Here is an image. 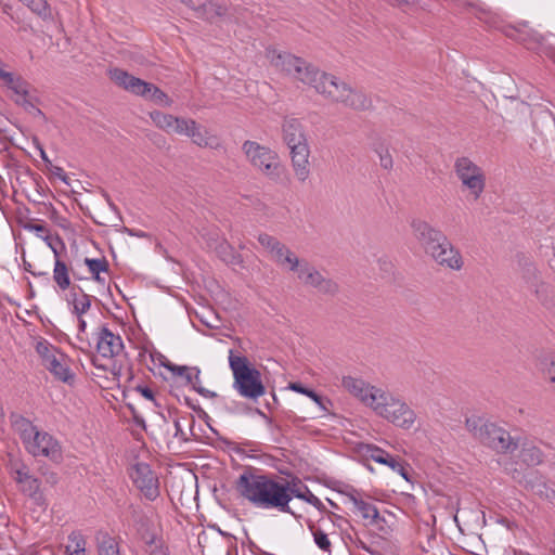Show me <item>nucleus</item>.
Segmentation results:
<instances>
[{
  "instance_id": "obj_56",
  "label": "nucleus",
  "mask_w": 555,
  "mask_h": 555,
  "mask_svg": "<svg viewBox=\"0 0 555 555\" xmlns=\"http://www.w3.org/2000/svg\"><path fill=\"white\" fill-rule=\"evenodd\" d=\"M386 465L389 466L393 472L403 469V464L400 462L399 457L392 455L390 456Z\"/></svg>"
},
{
  "instance_id": "obj_14",
  "label": "nucleus",
  "mask_w": 555,
  "mask_h": 555,
  "mask_svg": "<svg viewBox=\"0 0 555 555\" xmlns=\"http://www.w3.org/2000/svg\"><path fill=\"white\" fill-rule=\"evenodd\" d=\"M301 275L300 280L305 285L315 288L321 294L334 296L339 291V286L334 280L324 276L310 263L302 264Z\"/></svg>"
},
{
  "instance_id": "obj_39",
  "label": "nucleus",
  "mask_w": 555,
  "mask_h": 555,
  "mask_svg": "<svg viewBox=\"0 0 555 555\" xmlns=\"http://www.w3.org/2000/svg\"><path fill=\"white\" fill-rule=\"evenodd\" d=\"M311 530H312L314 542L318 545V547L320 550H322L323 552L331 553L332 543H331L327 534L320 528L313 529V527H311Z\"/></svg>"
},
{
  "instance_id": "obj_53",
  "label": "nucleus",
  "mask_w": 555,
  "mask_h": 555,
  "mask_svg": "<svg viewBox=\"0 0 555 555\" xmlns=\"http://www.w3.org/2000/svg\"><path fill=\"white\" fill-rule=\"evenodd\" d=\"M149 552L151 555H169L166 547H164L163 543L160 541L155 540L152 547H149Z\"/></svg>"
},
{
  "instance_id": "obj_37",
  "label": "nucleus",
  "mask_w": 555,
  "mask_h": 555,
  "mask_svg": "<svg viewBox=\"0 0 555 555\" xmlns=\"http://www.w3.org/2000/svg\"><path fill=\"white\" fill-rule=\"evenodd\" d=\"M78 291L80 292V299L77 302H74L73 313L80 319V317L90 309L92 296L86 294L81 287H78Z\"/></svg>"
},
{
  "instance_id": "obj_61",
  "label": "nucleus",
  "mask_w": 555,
  "mask_h": 555,
  "mask_svg": "<svg viewBox=\"0 0 555 555\" xmlns=\"http://www.w3.org/2000/svg\"><path fill=\"white\" fill-rule=\"evenodd\" d=\"M44 481L51 486H54L59 481V477L54 472L43 473Z\"/></svg>"
},
{
  "instance_id": "obj_52",
  "label": "nucleus",
  "mask_w": 555,
  "mask_h": 555,
  "mask_svg": "<svg viewBox=\"0 0 555 555\" xmlns=\"http://www.w3.org/2000/svg\"><path fill=\"white\" fill-rule=\"evenodd\" d=\"M134 390L140 392L145 399L153 401L155 405H158L155 400L154 391L150 387L138 385L135 386Z\"/></svg>"
},
{
  "instance_id": "obj_42",
  "label": "nucleus",
  "mask_w": 555,
  "mask_h": 555,
  "mask_svg": "<svg viewBox=\"0 0 555 555\" xmlns=\"http://www.w3.org/2000/svg\"><path fill=\"white\" fill-rule=\"evenodd\" d=\"M258 242L269 254H272V251L276 247H279V244L282 243L276 237H274L268 233H260L258 235Z\"/></svg>"
},
{
  "instance_id": "obj_46",
  "label": "nucleus",
  "mask_w": 555,
  "mask_h": 555,
  "mask_svg": "<svg viewBox=\"0 0 555 555\" xmlns=\"http://www.w3.org/2000/svg\"><path fill=\"white\" fill-rule=\"evenodd\" d=\"M308 397L311 398L323 411H328V406L333 405L328 398L320 396L314 390H311V392L308 393Z\"/></svg>"
},
{
  "instance_id": "obj_58",
  "label": "nucleus",
  "mask_w": 555,
  "mask_h": 555,
  "mask_svg": "<svg viewBox=\"0 0 555 555\" xmlns=\"http://www.w3.org/2000/svg\"><path fill=\"white\" fill-rule=\"evenodd\" d=\"M194 390L198 395H201V396H203L205 398H216L217 397V393L215 391L208 390V389H206V388H204L202 386L194 385Z\"/></svg>"
},
{
  "instance_id": "obj_47",
  "label": "nucleus",
  "mask_w": 555,
  "mask_h": 555,
  "mask_svg": "<svg viewBox=\"0 0 555 555\" xmlns=\"http://www.w3.org/2000/svg\"><path fill=\"white\" fill-rule=\"evenodd\" d=\"M43 240L47 242V244L49 245V247L52 249L53 254H54V257H55V260L56 259H60V255H59V250L55 246V244L57 245H61L63 248L65 247L64 245V242L62 241V238L56 235L54 238L49 234V235H46L43 237Z\"/></svg>"
},
{
  "instance_id": "obj_2",
  "label": "nucleus",
  "mask_w": 555,
  "mask_h": 555,
  "mask_svg": "<svg viewBox=\"0 0 555 555\" xmlns=\"http://www.w3.org/2000/svg\"><path fill=\"white\" fill-rule=\"evenodd\" d=\"M465 426L474 439L500 455L513 454L521 444V435L516 430L512 433L498 423L480 416L467 417Z\"/></svg>"
},
{
  "instance_id": "obj_21",
  "label": "nucleus",
  "mask_w": 555,
  "mask_h": 555,
  "mask_svg": "<svg viewBox=\"0 0 555 555\" xmlns=\"http://www.w3.org/2000/svg\"><path fill=\"white\" fill-rule=\"evenodd\" d=\"M150 117L159 129L168 133L182 134L186 129L185 118H179L159 111L151 112Z\"/></svg>"
},
{
  "instance_id": "obj_59",
  "label": "nucleus",
  "mask_w": 555,
  "mask_h": 555,
  "mask_svg": "<svg viewBox=\"0 0 555 555\" xmlns=\"http://www.w3.org/2000/svg\"><path fill=\"white\" fill-rule=\"evenodd\" d=\"M545 378L553 384L555 389V362H552L550 367L545 372Z\"/></svg>"
},
{
  "instance_id": "obj_60",
  "label": "nucleus",
  "mask_w": 555,
  "mask_h": 555,
  "mask_svg": "<svg viewBox=\"0 0 555 555\" xmlns=\"http://www.w3.org/2000/svg\"><path fill=\"white\" fill-rule=\"evenodd\" d=\"M173 425H175V429H176L175 437L180 438L182 440H188L179 420H175Z\"/></svg>"
},
{
  "instance_id": "obj_31",
  "label": "nucleus",
  "mask_w": 555,
  "mask_h": 555,
  "mask_svg": "<svg viewBox=\"0 0 555 555\" xmlns=\"http://www.w3.org/2000/svg\"><path fill=\"white\" fill-rule=\"evenodd\" d=\"M519 264L522 267L521 268L522 278L530 285V287L531 288L534 287L535 293L539 294V289H538L539 278H538L537 268L528 258H526L524 256L521 257V259H519Z\"/></svg>"
},
{
  "instance_id": "obj_10",
  "label": "nucleus",
  "mask_w": 555,
  "mask_h": 555,
  "mask_svg": "<svg viewBox=\"0 0 555 555\" xmlns=\"http://www.w3.org/2000/svg\"><path fill=\"white\" fill-rule=\"evenodd\" d=\"M454 172L462 185L467 189L475 199H478L486 188L483 170L468 157H459L454 163Z\"/></svg>"
},
{
  "instance_id": "obj_38",
  "label": "nucleus",
  "mask_w": 555,
  "mask_h": 555,
  "mask_svg": "<svg viewBox=\"0 0 555 555\" xmlns=\"http://www.w3.org/2000/svg\"><path fill=\"white\" fill-rule=\"evenodd\" d=\"M17 105L22 106L26 112L31 114L35 118H40L43 121H47V116L44 113L34 105V103L28 99V96L17 98L14 101Z\"/></svg>"
},
{
  "instance_id": "obj_63",
  "label": "nucleus",
  "mask_w": 555,
  "mask_h": 555,
  "mask_svg": "<svg viewBox=\"0 0 555 555\" xmlns=\"http://www.w3.org/2000/svg\"><path fill=\"white\" fill-rule=\"evenodd\" d=\"M78 287L79 286H73L72 289H70V293H69V304L74 305V302H77L80 298H79V295H80V292L78 291Z\"/></svg>"
},
{
  "instance_id": "obj_41",
  "label": "nucleus",
  "mask_w": 555,
  "mask_h": 555,
  "mask_svg": "<svg viewBox=\"0 0 555 555\" xmlns=\"http://www.w3.org/2000/svg\"><path fill=\"white\" fill-rule=\"evenodd\" d=\"M85 263L88 267L91 274L108 271V261L105 258H101V259L85 258Z\"/></svg>"
},
{
  "instance_id": "obj_35",
  "label": "nucleus",
  "mask_w": 555,
  "mask_h": 555,
  "mask_svg": "<svg viewBox=\"0 0 555 555\" xmlns=\"http://www.w3.org/2000/svg\"><path fill=\"white\" fill-rule=\"evenodd\" d=\"M149 90H144V95H142L145 99L152 100L157 104L170 106L172 101L169 99V96L162 91L158 87L155 85L147 82Z\"/></svg>"
},
{
  "instance_id": "obj_29",
  "label": "nucleus",
  "mask_w": 555,
  "mask_h": 555,
  "mask_svg": "<svg viewBox=\"0 0 555 555\" xmlns=\"http://www.w3.org/2000/svg\"><path fill=\"white\" fill-rule=\"evenodd\" d=\"M186 129L182 132V134L188 135L192 138V141L201 146V147H207L212 146L209 142V138H207L202 131L201 127L197 125V122L193 119H186Z\"/></svg>"
},
{
  "instance_id": "obj_23",
  "label": "nucleus",
  "mask_w": 555,
  "mask_h": 555,
  "mask_svg": "<svg viewBox=\"0 0 555 555\" xmlns=\"http://www.w3.org/2000/svg\"><path fill=\"white\" fill-rule=\"evenodd\" d=\"M291 501L293 498L300 499L312 506H314L319 512L325 513L326 507L321 502V500L315 496L309 488L304 485L299 479H293L291 480V491H289Z\"/></svg>"
},
{
  "instance_id": "obj_6",
  "label": "nucleus",
  "mask_w": 555,
  "mask_h": 555,
  "mask_svg": "<svg viewBox=\"0 0 555 555\" xmlns=\"http://www.w3.org/2000/svg\"><path fill=\"white\" fill-rule=\"evenodd\" d=\"M375 400L371 409L376 415L402 429L414 426L416 413L400 397L383 389Z\"/></svg>"
},
{
  "instance_id": "obj_7",
  "label": "nucleus",
  "mask_w": 555,
  "mask_h": 555,
  "mask_svg": "<svg viewBox=\"0 0 555 555\" xmlns=\"http://www.w3.org/2000/svg\"><path fill=\"white\" fill-rule=\"evenodd\" d=\"M229 364L234 376L233 386L242 397L257 399L264 393L261 374L249 365L246 357L236 356L233 350H230Z\"/></svg>"
},
{
  "instance_id": "obj_30",
  "label": "nucleus",
  "mask_w": 555,
  "mask_h": 555,
  "mask_svg": "<svg viewBox=\"0 0 555 555\" xmlns=\"http://www.w3.org/2000/svg\"><path fill=\"white\" fill-rule=\"evenodd\" d=\"M65 553L67 555H86V539L81 532L73 531L68 535Z\"/></svg>"
},
{
  "instance_id": "obj_32",
  "label": "nucleus",
  "mask_w": 555,
  "mask_h": 555,
  "mask_svg": "<svg viewBox=\"0 0 555 555\" xmlns=\"http://www.w3.org/2000/svg\"><path fill=\"white\" fill-rule=\"evenodd\" d=\"M53 280L62 291H65L70 286L68 268L66 263L61 259L55 260L53 269Z\"/></svg>"
},
{
  "instance_id": "obj_40",
  "label": "nucleus",
  "mask_w": 555,
  "mask_h": 555,
  "mask_svg": "<svg viewBox=\"0 0 555 555\" xmlns=\"http://www.w3.org/2000/svg\"><path fill=\"white\" fill-rule=\"evenodd\" d=\"M11 424L13 429L20 435L21 433L27 431V429L31 430L33 423L26 417L20 414H11L10 416Z\"/></svg>"
},
{
  "instance_id": "obj_1",
  "label": "nucleus",
  "mask_w": 555,
  "mask_h": 555,
  "mask_svg": "<svg viewBox=\"0 0 555 555\" xmlns=\"http://www.w3.org/2000/svg\"><path fill=\"white\" fill-rule=\"evenodd\" d=\"M238 494L254 507L289 513L291 509V480L285 478L256 473L251 467L244 469L235 481Z\"/></svg>"
},
{
  "instance_id": "obj_24",
  "label": "nucleus",
  "mask_w": 555,
  "mask_h": 555,
  "mask_svg": "<svg viewBox=\"0 0 555 555\" xmlns=\"http://www.w3.org/2000/svg\"><path fill=\"white\" fill-rule=\"evenodd\" d=\"M519 459L527 466H538L544 461V453L533 442L521 437Z\"/></svg>"
},
{
  "instance_id": "obj_15",
  "label": "nucleus",
  "mask_w": 555,
  "mask_h": 555,
  "mask_svg": "<svg viewBox=\"0 0 555 555\" xmlns=\"http://www.w3.org/2000/svg\"><path fill=\"white\" fill-rule=\"evenodd\" d=\"M440 267L460 271L463 266V257L461 251L450 242L447 237L446 241L439 244L430 255H428Z\"/></svg>"
},
{
  "instance_id": "obj_8",
  "label": "nucleus",
  "mask_w": 555,
  "mask_h": 555,
  "mask_svg": "<svg viewBox=\"0 0 555 555\" xmlns=\"http://www.w3.org/2000/svg\"><path fill=\"white\" fill-rule=\"evenodd\" d=\"M242 151L247 162L270 180L278 181L282 175L283 166L275 151L256 141L246 140Z\"/></svg>"
},
{
  "instance_id": "obj_19",
  "label": "nucleus",
  "mask_w": 555,
  "mask_h": 555,
  "mask_svg": "<svg viewBox=\"0 0 555 555\" xmlns=\"http://www.w3.org/2000/svg\"><path fill=\"white\" fill-rule=\"evenodd\" d=\"M28 452L34 456H46L53 460L61 455L57 441L48 433L41 431L36 434L33 446L28 447Z\"/></svg>"
},
{
  "instance_id": "obj_51",
  "label": "nucleus",
  "mask_w": 555,
  "mask_h": 555,
  "mask_svg": "<svg viewBox=\"0 0 555 555\" xmlns=\"http://www.w3.org/2000/svg\"><path fill=\"white\" fill-rule=\"evenodd\" d=\"M535 492L540 496L545 498L547 500H551V499H553L555 496V490L550 489L544 482H541V483L537 485Z\"/></svg>"
},
{
  "instance_id": "obj_57",
  "label": "nucleus",
  "mask_w": 555,
  "mask_h": 555,
  "mask_svg": "<svg viewBox=\"0 0 555 555\" xmlns=\"http://www.w3.org/2000/svg\"><path fill=\"white\" fill-rule=\"evenodd\" d=\"M286 418L288 422L292 423V425L299 427L301 423L305 421V417L296 415L294 412H288L286 414Z\"/></svg>"
},
{
  "instance_id": "obj_20",
  "label": "nucleus",
  "mask_w": 555,
  "mask_h": 555,
  "mask_svg": "<svg viewBox=\"0 0 555 555\" xmlns=\"http://www.w3.org/2000/svg\"><path fill=\"white\" fill-rule=\"evenodd\" d=\"M111 79L120 88L135 95H144V90H149L147 82L132 76L128 72L114 68L109 72Z\"/></svg>"
},
{
  "instance_id": "obj_49",
  "label": "nucleus",
  "mask_w": 555,
  "mask_h": 555,
  "mask_svg": "<svg viewBox=\"0 0 555 555\" xmlns=\"http://www.w3.org/2000/svg\"><path fill=\"white\" fill-rule=\"evenodd\" d=\"M291 249L284 243H280L279 247H276L270 255L272 260L279 264L282 262V259L285 257V255Z\"/></svg>"
},
{
  "instance_id": "obj_4",
  "label": "nucleus",
  "mask_w": 555,
  "mask_h": 555,
  "mask_svg": "<svg viewBox=\"0 0 555 555\" xmlns=\"http://www.w3.org/2000/svg\"><path fill=\"white\" fill-rule=\"evenodd\" d=\"M322 77L323 80L319 86H315V91L325 99L335 103H341L354 111H367L372 108V99L362 91L353 90L345 81L334 75L326 73L325 76Z\"/></svg>"
},
{
  "instance_id": "obj_5",
  "label": "nucleus",
  "mask_w": 555,
  "mask_h": 555,
  "mask_svg": "<svg viewBox=\"0 0 555 555\" xmlns=\"http://www.w3.org/2000/svg\"><path fill=\"white\" fill-rule=\"evenodd\" d=\"M266 56L276 69L293 76L295 79L312 87L314 90L315 86H319L323 80L322 76L326 74L301 57L295 56L288 52H281L276 49L269 48L267 49Z\"/></svg>"
},
{
  "instance_id": "obj_17",
  "label": "nucleus",
  "mask_w": 555,
  "mask_h": 555,
  "mask_svg": "<svg viewBox=\"0 0 555 555\" xmlns=\"http://www.w3.org/2000/svg\"><path fill=\"white\" fill-rule=\"evenodd\" d=\"M124 349V343L119 335L114 334L106 325L100 327L96 333V351L103 358H114Z\"/></svg>"
},
{
  "instance_id": "obj_25",
  "label": "nucleus",
  "mask_w": 555,
  "mask_h": 555,
  "mask_svg": "<svg viewBox=\"0 0 555 555\" xmlns=\"http://www.w3.org/2000/svg\"><path fill=\"white\" fill-rule=\"evenodd\" d=\"M0 79L4 82L5 87L18 95V98L29 96V83L21 75H14L0 66Z\"/></svg>"
},
{
  "instance_id": "obj_12",
  "label": "nucleus",
  "mask_w": 555,
  "mask_h": 555,
  "mask_svg": "<svg viewBox=\"0 0 555 555\" xmlns=\"http://www.w3.org/2000/svg\"><path fill=\"white\" fill-rule=\"evenodd\" d=\"M412 233L428 256L439 244L443 243L447 235L425 220L413 219L410 223Z\"/></svg>"
},
{
  "instance_id": "obj_50",
  "label": "nucleus",
  "mask_w": 555,
  "mask_h": 555,
  "mask_svg": "<svg viewBox=\"0 0 555 555\" xmlns=\"http://www.w3.org/2000/svg\"><path fill=\"white\" fill-rule=\"evenodd\" d=\"M378 155H379L380 166L387 170L391 169L393 166V162H392V157L389 154L388 150L378 152Z\"/></svg>"
},
{
  "instance_id": "obj_64",
  "label": "nucleus",
  "mask_w": 555,
  "mask_h": 555,
  "mask_svg": "<svg viewBox=\"0 0 555 555\" xmlns=\"http://www.w3.org/2000/svg\"><path fill=\"white\" fill-rule=\"evenodd\" d=\"M128 408L130 409V411L133 415L134 423L139 426H144V424H145L144 418L142 416H140L139 414H137L134 406L131 404H128Z\"/></svg>"
},
{
  "instance_id": "obj_36",
  "label": "nucleus",
  "mask_w": 555,
  "mask_h": 555,
  "mask_svg": "<svg viewBox=\"0 0 555 555\" xmlns=\"http://www.w3.org/2000/svg\"><path fill=\"white\" fill-rule=\"evenodd\" d=\"M304 263H309L307 260H300L292 250L285 255L282 262L279 263L281 267H287L289 271L297 272L298 279H302L301 269Z\"/></svg>"
},
{
  "instance_id": "obj_43",
  "label": "nucleus",
  "mask_w": 555,
  "mask_h": 555,
  "mask_svg": "<svg viewBox=\"0 0 555 555\" xmlns=\"http://www.w3.org/2000/svg\"><path fill=\"white\" fill-rule=\"evenodd\" d=\"M28 8L38 15L46 16L49 11V5L46 0H25Z\"/></svg>"
},
{
  "instance_id": "obj_26",
  "label": "nucleus",
  "mask_w": 555,
  "mask_h": 555,
  "mask_svg": "<svg viewBox=\"0 0 555 555\" xmlns=\"http://www.w3.org/2000/svg\"><path fill=\"white\" fill-rule=\"evenodd\" d=\"M516 35L507 34L509 37H514L516 40L526 44L528 49H540L543 44L544 37L534 30H520L515 29Z\"/></svg>"
},
{
  "instance_id": "obj_33",
  "label": "nucleus",
  "mask_w": 555,
  "mask_h": 555,
  "mask_svg": "<svg viewBox=\"0 0 555 555\" xmlns=\"http://www.w3.org/2000/svg\"><path fill=\"white\" fill-rule=\"evenodd\" d=\"M137 525H138L137 530H138V533L140 534L142 541L149 547H152V545L154 544L155 540H157V535L152 530L151 520L147 517L142 516L137 521Z\"/></svg>"
},
{
  "instance_id": "obj_22",
  "label": "nucleus",
  "mask_w": 555,
  "mask_h": 555,
  "mask_svg": "<svg viewBox=\"0 0 555 555\" xmlns=\"http://www.w3.org/2000/svg\"><path fill=\"white\" fill-rule=\"evenodd\" d=\"M350 502H352L357 512H359L364 520H367L369 525H375L378 522L379 513L377 507L369 501H364L360 493L352 489L346 493Z\"/></svg>"
},
{
  "instance_id": "obj_34",
  "label": "nucleus",
  "mask_w": 555,
  "mask_h": 555,
  "mask_svg": "<svg viewBox=\"0 0 555 555\" xmlns=\"http://www.w3.org/2000/svg\"><path fill=\"white\" fill-rule=\"evenodd\" d=\"M217 251L222 261H224L228 264L238 266L243 263L242 256L238 253H236L234 248L227 242L221 243L218 246Z\"/></svg>"
},
{
  "instance_id": "obj_54",
  "label": "nucleus",
  "mask_w": 555,
  "mask_h": 555,
  "mask_svg": "<svg viewBox=\"0 0 555 555\" xmlns=\"http://www.w3.org/2000/svg\"><path fill=\"white\" fill-rule=\"evenodd\" d=\"M29 230L34 231L37 233V235L39 237H41L43 240V237L46 235H49L50 232H49V229L44 225V224H39V223H33V224H29L27 227Z\"/></svg>"
},
{
  "instance_id": "obj_62",
  "label": "nucleus",
  "mask_w": 555,
  "mask_h": 555,
  "mask_svg": "<svg viewBox=\"0 0 555 555\" xmlns=\"http://www.w3.org/2000/svg\"><path fill=\"white\" fill-rule=\"evenodd\" d=\"M52 173L54 176H56L57 178H60L62 181L67 183V177H66V175H65V172H64L62 167L53 166L52 167Z\"/></svg>"
},
{
  "instance_id": "obj_13",
  "label": "nucleus",
  "mask_w": 555,
  "mask_h": 555,
  "mask_svg": "<svg viewBox=\"0 0 555 555\" xmlns=\"http://www.w3.org/2000/svg\"><path fill=\"white\" fill-rule=\"evenodd\" d=\"M13 478L20 485L21 491L31 498L39 506L46 505V499L40 491V481L34 477L25 464L12 466Z\"/></svg>"
},
{
  "instance_id": "obj_9",
  "label": "nucleus",
  "mask_w": 555,
  "mask_h": 555,
  "mask_svg": "<svg viewBox=\"0 0 555 555\" xmlns=\"http://www.w3.org/2000/svg\"><path fill=\"white\" fill-rule=\"evenodd\" d=\"M36 351L41 359V364L53 375V377L64 384L73 385L76 375L70 370L72 360L63 353L57 347L42 339L37 343Z\"/></svg>"
},
{
  "instance_id": "obj_45",
  "label": "nucleus",
  "mask_w": 555,
  "mask_h": 555,
  "mask_svg": "<svg viewBox=\"0 0 555 555\" xmlns=\"http://www.w3.org/2000/svg\"><path fill=\"white\" fill-rule=\"evenodd\" d=\"M38 429L36 426H31V430L27 429V431L21 433L20 438L23 441L26 450L28 451V447H31L36 437V434H38Z\"/></svg>"
},
{
  "instance_id": "obj_27",
  "label": "nucleus",
  "mask_w": 555,
  "mask_h": 555,
  "mask_svg": "<svg viewBox=\"0 0 555 555\" xmlns=\"http://www.w3.org/2000/svg\"><path fill=\"white\" fill-rule=\"evenodd\" d=\"M99 555H121L119 543L108 533H100L96 537Z\"/></svg>"
},
{
  "instance_id": "obj_3",
  "label": "nucleus",
  "mask_w": 555,
  "mask_h": 555,
  "mask_svg": "<svg viewBox=\"0 0 555 555\" xmlns=\"http://www.w3.org/2000/svg\"><path fill=\"white\" fill-rule=\"evenodd\" d=\"M281 129L283 142L289 149L294 173L300 182H305L310 176V147L305 127L299 119L286 117Z\"/></svg>"
},
{
  "instance_id": "obj_44",
  "label": "nucleus",
  "mask_w": 555,
  "mask_h": 555,
  "mask_svg": "<svg viewBox=\"0 0 555 555\" xmlns=\"http://www.w3.org/2000/svg\"><path fill=\"white\" fill-rule=\"evenodd\" d=\"M164 361H162V365L166 367L169 372L172 373L175 376H182L184 373H188V366L186 365H177L171 363L169 360H167L165 357Z\"/></svg>"
},
{
  "instance_id": "obj_55",
  "label": "nucleus",
  "mask_w": 555,
  "mask_h": 555,
  "mask_svg": "<svg viewBox=\"0 0 555 555\" xmlns=\"http://www.w3.org/2000/svg\"><path fill=\"white\" fill-rule=\"evenodd\" d=\"M288 388L298 393L305 395L308 397V393L311 392L312 389L304 386L301 383H289Z\"/></svg>"
},
{
  "instance_id": "obj_28",
  "label": "nucleus",
  "mask_w": 555,
  "mask_h": 555,
  "mask_svg": "<svg viewBox=\"0 0 555 555\" xmlns=\"http://www.w3.org/2000/svg\"><path fill=\"white\" fill-rule=\"evenodd\" d=\"M360 453L365 459H371L374 462L384 464V465H386V463L388 462V460L391 456V454H389L387 451H385L384 449H382L375 444H372V443L361 444Z\"/></svg>"
},
{
  "instance_id": "obj_48",
  "label": "nucleus",
  "mask_w": 555,
  "mask_h": 555,
  "mask_svg": "<svg viewBox=\"0 0 555 555\" xmlns=\"http://www.w3.org/2000/svg\"><path fill=\"white\" fill-rule=\"evenodd\" d=\"M43 240L47 242V244L49 245V247L52 249L53 254H54V257H55V260L56 259H60V255H59V250L55 246V244L57 245H61L63 248L65 247L64 245V242L62 241V238L56 235L54 238L49 234V235H46L43 237Z\"/></svg>"
},
{
  "instance_id": "obj_16",
  "label": "nucleus",
  "mask_w": 555,
  "mask_h": 555,
  "mask_svg": "<svg viewBox=\"0 0 555 555\" xmlns=\"http://www.w3.org/2000/svg\"><path fill=\"white\" fill-rule=\"evenodd\" d=\"M182 3L192 9L197 17L214 21L217 17L230 15L229 7L225 3L214 0H182Z\"/></svg>"
},
{
  "instance_id": "obj_11",
  "label": "nucleus",
  "mask_w": 555,
  "mask_h": 555,
  "mask_svg": "<svg viewBox=\"0 0 555 555\" xmlns=\"http://www.w3.org/2000/svg\"><path fill=\"white\" fill-rule=\"evenodd\" d=\"M129 477L146 500L153 502L159 496V479L149 464L135 463L130 468Z\"/></svg>"
},
{
  "instance_id": "obj_18",
  "label": "nucleus",
  "mask_w": 555,
  "mask_h": 555,
  "mask_svg": "<svg viewBox=\"0 0 555 555\" xmlns=\"http://www.w3.org/2000/svg\"><path fill=\"white\" fill-rule=\"evenodd\" d=\"M343 386L354 397L361 400L365 405L372 408L376 402V397L382 388H377L375 386H371L366 384L361 378H354L351 376H347L343 378Z\"/></svg>"
}]
</instances>
